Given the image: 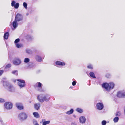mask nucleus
<instances>
[{
	"label": "nucleus",
	"mask_w": 125,
	"mask_h": 125,
	"mask_svg": "<svg viewBox=\"0 0 125 125\" xmlns=\"http://www.w3.org/2000/svg\"><path fill=\"white\" fill-rule=\"evenodd\" d=\"M0 122H3L2 120L1 119H0Z\"/></svg>",
	"instance_id": "45"
},
{
	"label": "nucleus",
	"mask_w": 125,
	"mask_h": 125,
	"mask_svg": "<svg viewBox=\"0 0 125 125\" xmlns=\"http://www.w3.org/2000/svg\"><path fill=\"white\" fill-rule=\"evenodd\" d=\"M21 63V61L20 59L17 58H15L13 60V63L14 65H20Z\"/></svg>",
	"instance_id": "8"
},
{
	"label": "nucleus",
	"mask_w": 125,
	"mask_h": 125,
	"mask_svg": "<svg viewBox=\"0 0 125 125\" xmlns=\"http://www.w3.org/2000/svg\"><path fill=\"white\" fill-rule=\"evenodd\" d=\"M106 122L105 120H103L102 122V125H106Z\"/></svg>",
	"instance_id": "39"
},
{
	"label": "nucleus",
	"mask_w": 125,
	"mask_h": 125,
	"mask_svg": "<svg viewBox=\"0 0 125 125\" xmlns=\"http://www.w3.org/2000/svg\"><path fill=\"white\" fill-rule=\"evenodd\" d=\"M26 38L30 40L32 38V37L30 35H27L26 36Z\"/></svg>",
	"instance_id": "36"
},
{
	"label": "nucleus",
	"mask_w": 125,
	"mask_h": 125,
	"mask_svg": "<svg viewBox=\"0 0 125 125\" xmlns=\"http://www.w3.org/2000/svg\"><path fill=\"white\" fill-rule=\"evenodd\" d=\"M27 114L25 112H22L19 114L18 115L19 119L21 121H24L28 118Z\"/></svg>",
	"instance_id": "4"
},
{
	"label": "nucleus",
	"mask_w": 125,
	"mask_h": 125,
	"mask_svg": "<svg viewBox=\"0 0 125 125\" xmlns=\"http://www.w3.org/2000/svg\"><path fill=\"white\" fill-rule=\"evenodd\" d=\"M71 125H77V123L75 122H73L71 123Z\"/></svg>",
	"instance_id": "41"
},
{
	"label": "nucleus",
	"mask_w": 125,
	"mask_h": 125,
	"mask_svg": "<svg viewBox=\"0 0 125 125\" xmlns=\"http://www.w3.org/2000/svg\"><path fill=\"white\" fill-rule=\"evenodd\" d=\"M87 67L88 69H93V65L90 64L87 65Z\"/></svg>",
	"instance_id": "32"
},
{
	"label": "nucleus",
	"mask_w": 125,
	"mask_h": 125,
	"mask_svg": "<svg viewBox=\"0 0 125 125\" xmlns=\"http://www.w3.org/2000/svg\"><path fill=\"white\" fill-rule=\"evenodd\" d=\"M11 66V64H7L5 67V69H7L8 68H10Z\"/></svg>",
	"instance_id": "38"
},
{
	"label": "nucleus",
	"mask_w": 125,
	"mask_h": 125,
	"mask_svg": "<svg viewBox=\"0 0 125 125\" xmlns=\"http://www.w3.org/2000/svg\"><path fill=\"white\" fill-rule=\"evenodd\" d=\"M16 81H18V85L20 88L21 89L25 87V82L24 80L21 79L16 80H14V82H15Z\"/></svg>",
	"instance_id": "3"
},
{
	"label": "nucleus",
	"mask_w": 125,
	"mask_h": 125,
	"mask_svg": "<svg viewBox=\"0 0 125 125\" xmlns=\"http://www.w3.org/2000/svg\"><path fill=\"white\" fill-rule=\"evenodd\" d=\"M26 53L29 54H31L32 53L31 50V49H26Z\"/></svg>",
	"instance_id": "28"
},
{
	"label": "nucleus",
	"mask_w": 125,
	"mask_h": 125,
	"mask_svg": "<svg viewBox=\"0 0 125 125\" xmlns=\"http://www.w3.org/2000/svg\"><path fill=\"white\" fill-rule=\"evenodd\" d=\"M90 76L91 77H93L94 78H95L96 77L95 76L94 73L92 72H91L89 73Z\"/></svg>",
	"instance_id": "25"
},
{
	"label": "nucleus",
	"mask_w": 125,
	"mask_h": 125,
	"mask_svg": "<svg viewBox=\"0 0 125 125\" xmlns=\"http://www.w3.org/2000/svg\"><path fill=\"white\" fill-rule=\"evenodd\" d=\"M104 106L102 103H99L96 104L97 109L99 110H102L104 108Z\"/></svg>",
	"instance_id": "9"
},
{
	"label": "nucleus",
	"mask_w": 125,
	"mask_h": 125,
	"mask_svg": "<svg viewBox=\"0 0 125 125\" xmlns=\"http://www.w3.org/2000/svg\"><path fill=\"white\" fill-rule=\"evenodd\" d=\"M102 87L104 88L106 91L108 92V83H104L102 84Z\"/></svg>",
	"instance_id": "13"
},
{
	"label": "nucleus",
	"mask_w": 125,
	"mask_h": 125,
	"mask_svg": "<svg viewBox=\"0 0 125 125\" xmlns=\"http://www.w3.org/2000/svg\"><path fill=\"white\" fill-rule=\"evenodd\" d=\"M50 99L49 96L48 94H40L37 96V99L40 102L42 103L44 101H48Z\"/></svg>",
	"instance_id": "1"
},
{
	"label": "nucleus",
	"mask_w": 125,
	"mask_h": 125,
	"mask_svg": "<svg viewBox=\"0 0 125 125\" xmlns=\"http://www.w3.org/2000/svg\"><path fill=\"white\" fill-rule=\"evenodd\" d=\"M9 35V33L8 32L5 33L4 35V38L5 39H8Z\"/></svg>",
	"instance_id": "23"
},
{
	"label": "nucleus",
	"mask_w": 125,
	"mask_h": 125,
	"mask_svg": "<svg viewBox=\"0 0 125 125\" xmlns=\"http://www.w3.org/2000/svg\"><path fill=\"white\" fill-rule=\"evenodd\" d=\"M17 21L14 20L12 23V26L13 27V30H15L18 26V24L17 22Z\"/></svg>",
	"instance_id": "17"
},
{
	"label": "nucleus",
	"mask_w": 125,
	"mask_h": 125,
	"mask_svg": "<svg viewBox=\"0 0 125 125\" xmlns=\"http://www.w3.org/2000/svg\"><path fill=\"white\" fill-rule=\"evenodd\" d=\"M11 6L12 7H14L15 9H17L19 6V4L18 3H16V2L14 1H13L11 3Z\"/></svg>",
	"instance_id": "10"
},
{
	"label": "nucleus",
	"mask_w": 125,
	"mask_h": 125,
	"mask_svg": "<svg viewBox=\"0 0 125 125\" xmlns=\"http://www.w3.org/2000/svg\"><path fill=\"white\" fill-rule=\"evenodd\" d=\"M3 84L5 87L9 91L13 92L15 91V88L13 86L7 82L6 81L3 82Z\"/></svg>",
	"instance_id": "2"
},
{
	"label": "nucleus",
	"mask_w": 125,
	"mask_h": 125,
	"mask_svg": "<svg viewBox=\"0 0 125 125\" xmlns=\"http://www.w3.org/2000/svg\"><path fill=\"white\" fill-rule=\"evenodd\" d=\"M4 72V71L2 70L0 71V76Z\"/></svg>",
	"instance_id": "42"
},
{
	"label": "nucleus",
	"mask_w": 125,
	"mask_h": 125,
	"mask_svg": "<svg viewBox=\"0 0 125 125\" xmlns=\"http://www.w3.org/2000/svg\"><path fill=\"white\" fill-rule=\"evenodd\" d=\"M73 117L74 118H76V115H73Z\"/></svg>",
	"instance_id": "44"
},
{
	"label": "nucleus",
	"mask_w": 125,
	"mask_h": 125,
	"mask_svg": "<svg viewBox=\"0 0 125 125\" xmlns=\"http://www.w3.org/2000/svg\"><path fill=\"white\" fill-rule=\"evenodd\" d=\"M108 92L111 89H113L114 86L115 84L114 83L112 82H110L108 83Z\"/></svg>",
	"instance_id": "14"
},
{
	"label": "nucleus",
	"mask_w": 125,
	"mask_h": 125,
	"mask_svg": "<svg viewBox=\"0 0 125 125\" xmlns=\"http://www.w3.org/2000/svg\"><path fill=\"white\" fill-rule=\"evenodd\" d=\"M11 73L16 75H17L18 74V72L17 70L13 71L11 72Z\"/></svg>",
	"instance_id": "27"
},
{
	"label": "nucleus",
	"mask_w": 125,
	"mask_h": 125,
	"mask_svg": "<svg viewBox=\"0 0 125 125\" xmlns=\"http://www.w3.org/2000/svg\"><path fill=\"white\" fill-rule=\"evenodd\" d=\"M124 114H125V107L124 108Z\"/></svg>",
	"instance_id": "46"
},
{
	"label": "nucleus",
	"mask_w": 125,
	"mask_h": 125,
	"mask_svg": "<svg viewBox=\"0 0 125 125\" xmlns=\"http://www.w3.org/2000/svg\"><path fill=\"white\" fill-rule=\"evenodd\" d=\"M4 108L7 110L11 109L12 107V104L10 102H6L4 104Z\"/></svg>",
	"instance_id": "5"
},
{
	"label": "nucleus",
	"mask_w": 125,
	"mask_h": 125,
	"mask_svg": "<svg viewBox=\"0 0 125 125\" xmlns=\"http://www.w3.org/2000/svg\"><path fill=\"white\" fill-rule=\"evenodd\" d=\"M76 110L77 112L80 113H81L83 112V110L81 108H77Z\"/></svg>",
	"instance_id": "19"
},
{
	"label": "nucleus",
	"mask_w": 125,
	"mask_h": 125,
	"mask_svg": "<svg viewBox=\"0 0 125 125\" xmlns=\"http://www.w3.org/2000/svg\"><path fill=\"white\" fill-rule=\"evenodd\" d=\"M30 59L27 58H24V62L25 63H27L30 62Z\"/></svg>",
	"instance_id": "26"
},
{
	"label": "nucleus",
	"mask_w": 125,
	"mask_h": 125,
	"mask_svg": "<svg viewBox=\"0 0 125 125\" xmlns=\"http://www.w3.org/2000/svg\"><path fill=\"white\" fill-rule=\"evenodd\" d=\"M20 41V39L19 38H18L16 39L15 41H14V43L15 44L18 43V42H19Z\"/></svg>",
	"instance_id": "35"
},
{
	"label": "nucleus",
	"mask_w": 125,
	"mask_h": 125,
	"mask_svg": "<svg viewBox=\"0 0 125 125\" xmlns=\"http://www.w3.org/2000/svg\"><path fill=\"white\" fill-rule=\"evenodd\" d=\"M73 109H71L70 110L67 112H66V114L69 115H71L73 113Z\"/></svg>",
	"instance_id": "20"
},
{
	"label": "nucleus",
	"mask_w": 125,
	"mask_h": 125,
	"mask_svg": "<svg viewBox=\"0 0 125 125\" xmlns=\"http://www.w3.org/2000/svg\"><path fill=\"white\" fill-rule=\"evenodd\" d=\"M76 82L75 81H74L72 82V84L73 86H74L75 85H76Z\"/></svg>",
	"instance_id": "43"
},
{
	"label": "nucleus",
	"mask_w": 125,
	"mask_h": 125,
	"mask_svg": "<svg viewBox=\"0 0 125 125\" xmlns=\"http://www.w3.org/2000/svg\"><path fill=\"white\" fill-rule=\"evenodd\" d=\"M23 5L26 9H27V4L26 3L24 2L23 3Z\"/></svg>",
	"instance_id": "30"
},
{
	"label": "nucleus",
	"mask_w": 125,
	"mask_h": 125,
	"mask_svg": "<svg viewBox=\"0 0 125 125\" xmlns=\"http://www.w3.org/2000/svg\"><path fill=\"white\" fill-rule=\"evenodd\" d=\"M50 123V121H44L42 123L43 125H46L47 124H49Z\"/></svg>",
	"instance_id": "31"
},
{
	"label": "nucleus",
	"mask_w": 125,
	"mask_h": 125,
	"mask_svg": "<svg viewBox=\"0 0 125 125\" xmlns=\"http://www.w3.org/2000/svg\"><path fill=\"white\" fill-rule=\"evenodd\" d=\"M34 65L33 64L29 65L27 67V68L28 69H30L33 68Z\"/></svg>",
	"instance_id": "34"
},
{
	"label": "nucleus",
	"mask_w": 125,
	"mask_h": 125,
	"mask_svg": "<svg viewBox=\"0 0 125 125\" xmlns=\"http://www.w3.org/2000/svg\"><path fill=\"white\" fill-rule=\"evenodd\" d=\"M35 85L36 87L40 88L42 87V84L40 82H38L36 83Z\"/></svg>",
	"instance_id": "21"
},
{
	"label": "nucleus",
	"mask_w": 125,
	"mask_h": 125,
	"mask_svg": "<svg viewBox=\"0 0 125 125\" xmlns=\"http://www.w3.org/2000/svg\"><path fill=\"white\" fill-rule=\"evenodd\" d=\"M23 19V16L21 14L18 13L16 15L15 20L18 22L21 21Z\"/></svg>",
	"instance_id": "7"
},
{
	"label": "nucleus",
	"mask_w": 125,
	"mask_h": 125,
	"mask_svg": "<svg viewBox=\"0 0 125 125\" xmlns=\"http://www.w3.org/2000/svg\"><path fill=\"white\" fill-rule=\"evenodd\" d=\"M119 119V117H116L114 118V119L113 121L115 123H116L118 122Z\"/></svg>",
	"instance_id": "29"
},
{
	"label": "nucleus",
	"mask_w": 125,
	"mask_h": 125,
	"mask_svg": "<svg viewBox=\"0 0 125 125\" xmlns=\"http://www.w3.org/2000/svg\"><path fill=\"white\" fill-rule=\"evenodd\" d=\"M17 107L19 109L21 110L23 109V106L21 103H18L16 104Z\"/></svg>",
	"instance_id": "12"
},
{
	"label": "nucleus",
	"mask_w": 125,
	"mask_h": 125,
	"mask_svg": "<svg viewBox=\"0 0 125 125\" xmlns=\"http://www.w3.org/2000/svg\"><path fill=\"white\" fill-rule=\"evenodd\" d=\"M57 65L64 66L65 65V63L64 62H61L60 61H57L55 62Z\"/></svg>",
	"instance_id": "16"
},
{
	"label": "nucleus",
	"mask_w": 125,
	"mask_h": 125,
	"mask_svg": "<svg viewBox=\"0 0 125 125\" xmlns=\"http://www.w3.org/2000/svg\"><path fill=\"white\" fill-rule=\"evenodd\" d=\"M39 90L40 91H42V90Z\"/></svg>",
	"instance_id": "47"
},
{
	"label": "nucleus",
	"mask_w": 125,
	"mask_h": 125,
	"mask_svg": "<svg viewBox=\"0 0 125 125\" xmlns=\"http://www.w3.org/2000/svg\"><path fill=\"white\" fill-rule=\"evenodd\" d=\"M34 106L35 109L38 110L41 106V104L39 103H35L34 104Z\"/></svg>",
	"instance_id": "18"
},
{
	"label": "nucleus",
	"mask_w": 125,
	"mask_h": 125,
	"mask_svg": "<svg viewBox=\"0 0 125 125\" xmlns=\"http://www.w3.org/2000/svg\"><path fill=\"white\" fill-rule=\"evenodd\" d=\"M79 122L82 124H84L86 122V119L84 116H81L79 118Z\"/></svg>",
	"instance_id": "11"
},
{
	"label": "nucleus",
	"mask_w": 125,
	"mask_h": 125,
	"mask_svg": "<svg viewBox=\"0 0 125 125\" xmlns=\"http://www.w3.org/2000/svg\"><path fill=\"white\" fill-rule=\"evenodd\" d=\"M33 123L34 125H39L37 121L35 119L33 120Z\"/></svg>",
	"instance_id": "33"
},
{
	"label": "nucleus",
	"mask_w": 125,
	"mask_h": 125,
	"mask_svg": "<svg viewBox=\"0 0 125 125\" xmlns=\"http://www.w3.org/2000/svg\"><path fill=\"white\" fill-rule=\"evenodd\" d=\"M33 114L34 117L37 118H39L40 117L39 115L37 112H34L33 113Z\"/></svg>",
	"instance_id": "22"
},
{
	"label": "nucleus",
	"mask_w": 125,
	"mask_h": 125,
	"mask_svg": "<svg viewBox=\"0 0 125 125\" xmlns=\"http://www.w3.org/2000/svg\"><path fill=\"white\" fill-rule=\"evenodd\" d=\"M121 113L120 112L118 111L116 114V116H119L121 115Z\"/></svg>",
	"instance_id": "37"
},
{
	"label": "nucleus",
	"mask_w": 125,
	"mask_h": 125,
	"mask_svg": "<svg viewBox=\"0 0 125 125\" xmlns=\"http://www.w3.org/2000/svg\"><path fill=\"white\" fill-rule=\"evenodd\" d=\"M5 102V100L3 99L0 98V103H2Z\"/></svg>",
	"instance_id": "40"
},
{
	"label": "nucleus",
	"mask_w": 125,
	"mask_h": 125,
	"mask_svg": "<svg viewBox=\"0 0 125 125\" xmlns=\"http://www.w3.org/2000/svg\"><path fill=\"white\" fill-rule=\"evenodd\" d=\"M36 60L39 62H41L42 60V58L38 55H36L35 56Z\"/></svg>",
	"instance_id": "15"
},
{
	"label": "nucleus",
	"mask_w": 125,
	"mask_h": 125,
	"mask_svg": "<svg viewBox=\"0 0 125 125\" xmlns=\"http://www.w3.org/2000/svg\"><path fill=\"white\" fill-rule=\"evenodd\" d=\"M117 96L119 98L125 97V91L123 90L118 92L117 93Z\"/></svg>",
	"instance_id": "6"
},
{
	"label": "nucleus",
	"mask_w": 125,
	"mask_h": 125,
	"mask_svg": "<svg viewBox=\"0 0 125 125\" xmlns=\"http://www.w3.org/2000/svg\"><path fill=\"white\" fill-rule=\"evenodd\" d=\"M15 44L16 47L18 48H21L22 47V45L21 43H18Z\"/></svg>",
	"instance_id": "24"
},
{
	"label": "nucleus",
	"mask_w": 125,
	"mask_h": 125,
	"mask_svg": "<svg viewBox=\"0 0 125 125\" xmlns=\"http://www.w3.org/2000/svg\"><path fill=\"white\" fill-rule=\"evenodd\" d=\"M42 122H43V120H42Z\"/></svg>",
	"instance_id": "48"
}]
</instances>
